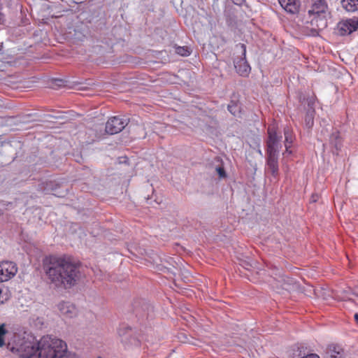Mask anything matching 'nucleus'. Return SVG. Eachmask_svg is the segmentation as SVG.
<instances>
[{
	"label": "nucleus",
	"mask_w": 358,
	"mask_h": 358,
	"mask_svg": "<svg viewBox=\"0 0 358 358\" xmlns=\"http://www.w3.org/2000/svg\"><path fill=\"white\" fill-rule=\"evenodd\" d=\"M284 135L285 138V146L286 149V152H289L290 154L292 152L289 151V148H291L294 141L292 131L289 129V128L286 127L284 129Z\"/></svg>",
	"instance_id": "ddd939ff"
},
{
	"label": "nucleus",
	"mask_w": 358,
	"mask_h": 358,
	"mask_svg": "<svg viewBox=\"0 0 358 358\" xmlns=\"http://www.w3.org/2000/svg\"><path fill=\"white\" fill-rule=\"evenodd\" d=\"M57 307L60 315L64 319H71L78 315L76 306L69 301H62L58 304Z\"/></svg>",
	"instance_id": "1a4fd4ad"
},
{
	"label": "nucleus",
	"mask_w": 358,
	"mask_h": 358,
	"mask_svg": "<svg viewBox=\"0 0 358 358\" xmlns=\"http://www.w3.org/2000/svg\"><path fill=\"white\" fill-rule=\"evenodd\" d=\"M228 110L231 114L236 115V113L239 111V107L236 103L231 102L228 105Z\"/></svg>",
	"instance_id": "aec40b11"
},
{
	"label": "nucleus",
	"mask_w": 358,
	"mask_h": 358,
	"mask_svg": "<svg viewBox=\"0 0 358 358\" xmlns=\"http://www.w3.org/2000/svg\"><path fill=\"white\" fill-rule=\"evenodd\" d=\"M242 57L234 61V67L236 72L241 76H248L250 72V66L245 59L246 48L244 44H241Z\"/></svg>",
	"instance_id": "6e6552de"
},
{
	"label": "nucleus",
	"mask_w": 358,
	"mask_h": 358,
	"mask_svg": "<svg viewBox=\"0 0 358 358\" xmlns=\"http://www.w3.org/2000/svg\"><path fill=\"white\" fill-rule=\"evenodd\" d=\"M17 272L16 264L13 262H0V282H6L12 278Z\"/></svg>",
	"instance_id": "423d86ee"
},
{
	"label": "nucleus",
	"mask_w": 358,
	"mask_h": 358,
	"mask_svg": "<svg viewBox=\"0 0 358 358\" xmlns=\"http://www.w3.org/2000/svg\"><path fill=\"white\" fill-rule=\"evenodd\" d=\"M355 321L358 323V313H356V314L355 315Z\"/></svg>",
	"instance_id": "a878e982"
},
{
	"label": "nucleus",
	"mask_w": 358,
	"mask_h": 358,
	"mask_svg": "<svg viewBox=\"0 0 358 358\" xmlns=\"http://www.w3.org/2000/svg\"><path fill=\"white\" fill-rule=\"evenodd\" d=\"M38 358H63L67 352V345L59 338L43 337L38 346Z\"/></svg>",
	"instance_id": "f03ea898"
},
{
	"label": "nucleus",
	"mask_w": 358,
	"mask_h": 358,
	"mask_svg": "<svg viewBox=\"0 0 358 358\" xmlns=\"http://www.w3.org/2000/svg\"><path fill=\"white\" fill-rule=\"evenodd\" d=\"M327 10V4L324 0H313V4L308 10V14L311 15H320L324 14Z\"/></svg>",
	"instance_id": "9d476101"
},
{
	"label": "nucleus",
	"mask_w": 358,
	"mask_h": 358,
	"mask_svg": "<svg viewBox=\"0 0 358 358\" xmlns=\"http://www.w3.org/2000/svg\"><path fill=\"white\" fill-rule=\"evenodd\" d=\"M236 5H241L244 0H231Z\"/></svg>",
	"instance_id": "4be33fe9"
},
{
	"label": "nucleus",
	"mask_w": 358,
	"mask_h": 358,
	"mask_svg": "<svg viewBox=\"0 0 358 358\" xmlns=\"http://www.w3.org/2000/svg\"><path fill=\"white\" fill-rule=\"evenodd\" d=\"M176 52L181 56L187 57L190 55L191 51L189 50V48L186 46H178L176 48Z\"/></svg>",
	"instance_id": "a211bd4d"
},
{
	"label": "nucleus",
	"mask_w": 358,
	"mask_h": 358,
	"mask_svg": "<svg viewBox=\"0 0 358 358\" xmlns=\"http://www.w3.org/2000/svg\"><path fill=\"white\" fill-rule=\"evenodd\" d=\"M278 2L287 13L295 14L299 10L300 1L299 0H278Z\"/></svg>",
	"instance_id": "9b49d317"
},
{
	"label": "nucleus",
	"mask_w": 358,
	"mask_h": 358,
	"mask_svg": "<svg viewBox=\"0 0 358 358\" xmlns=\"http://www.w3.org/2000/svg\"><path fill=\"white\" fill-rule=\"evenodd\" d=\"M99 358H101V357H99Z\"/></svg>",
	"instance_id": "bb28decb"
},
{
	"label": "nucleus",
	"mask_w": 358,
	"mask_h": 358,
	"mask_svg": "<svg viewBox=\"0 0 358 358\" xmlns=\"http://www.w3.org/2000/svg\"><path fill=\"white\" fill-rule=\"evenodd\" d=\"M7 334V330L6 329L5 324L0 325V347H3L5 345L4 337Z\"/></svg>",
	"instance_id": "6ab92c4d"
},
{
	"label": "nucleus",
	"mask_w": 358,
	"mask_h": 358,
	"mask_svg": "<svg viewBox=\"0 0 358 358\" xmlns=\"http://www.w3.org/2000/svg\"><path fill=\"white\" fill-rule=\"evenodd\" d=\"M39 341L34 338L23 341L17 348L22 358H38Z\"/></svg>",
	"instance_id": "7ed1b4c3"
},
{
	"label": "nucleus",
	"mask_w": 358,
	"mask_h": 358,
	"mask_svg": "<svg viewBox=\"0 0 358 358\" xmlns=\"http://www.w3.org/2000/svg\"><path fill=\"white\" fill-rule=\"evenodd\" d=\"M358 29V17H352L339 22L337 24V34L347 36Z\"/></svg>",
	"instance_id": "39448f33"
},
{
	"label": "nucleus",
	"mask_w": 358,
	"mask_h": 358,
	"mask_svg": "<svg viewBox=\"0 0 358 358\" xmlns=\"http://www.w3.org/2000/svg\"><path fill=\"white\" fill-rule=\"evenodd\" d=\"M127 124L126 120L119 117L110 118L106 124V132L113 135L120 132Z\"/></svg>",
	"instance_id": "0eeeda50"
},
{
	"label": "nucleus",
	"mask_w": 358,
	"mask_h": 358,
	"mask_svg": "<svg viewBox=\"0 0 358 358\" xmlns=\"http://www.w3.org/2000/svg\"><path fill=\"white\" fill-rule=\"evenodd\" d=\"M342 138L338 131L334 132L330 136V143L337 150H340L342 147Z\"/></svg>",
	"instance_id": "2eb2a0df"
},
{
	"label": "nucleus",
	"mask_w": 358,
	"mask_h": 358,
	"mask_svg": "<svg viewBox=\"0 0 358 358\" xmlns=\"http://www.w3.org/2000/svg\"><path fill=\"white\" fill-rule=\"evenodd\" d=\"M266 165L268 170L274 176L278 173V154L266 153Z\"/></svg>",
	"instance_id": "f8f14e48"
},
{
	"label": "nucleus",
	"mask_w": 358,
	"mask_h": 358,
	"mask_svg": "<svg viewBox=\"0 0 358 358\" xmlns=\"http://www.w3.org/2000/svg\"><path fill=\"white\" fill-rule=\"evenodd\" d=\"M45 273L50 283L58 288H70L80 278L78 265L65 255H50L43 261Z\"/></svg>",
	"instance_id": "f257e3e1"
},
{
	"label": "nucleus",
	"mask_w": 358,
	"mask_h": 358,
	"mask_svg": "<svg viewBox=\"0 0 358 358\" xmlns=\"http://www.w3.org/2000/svg\"><path fill=\"white\" fill-rule=\"evenodd\" d=\"M216 171L220 178H224L227 177V174H226L224 167H222V166L217 167Z\"/></svg>",
	"instance_id": "412c9836"
},
{
	"label": "nucleus",
	"mask_w": 358,
	"mask_h": 358,
	"mask_svg": "<svg viewBox=\"0 0 358 358\" xmlns=\"http://www.w3.org/2000/svg\"><path fill=\"white\" fill-rule=\"evenodd\" d=\"M329 352L331 358H341L343 350L339 345H331L329 348Z\"/></svg>",
	"instance_id": "f3484780"
},
{
	"label": "nucleus",
	"mask_w": 358,
	"mask_h": 358,
	"mask_svg": "<svg viewBox=\"0 0 358 358\" xmlns=\"http://www.w3.org/2000/svg\"><path fill=\"white\" fill-rule=\"evenodd\" d=\"M11 294L8 287L0 286V305L6 303L10 298Z\"/></svg>",
	"instance_id": "dca6fc26"
},
{
	"label": "nucleus",
	"mask_w": 358,
	"mask_h": 358,
	"mask_svg": "<svg viewBox=\"0 0 358 358\" xmlns=\"http://www.w3.org/2000/svg\"><path fill=\"white\" fill-rule=\"evenodd\" d=\"M343 8L348 12H355L358 10V0H342Z\"/></svg>",
	"instance_id": "4468645a"
},
{
	"label": "nucleus",
	"mask_w": 358,
	"mask_h": 358,
	"mask_svg": "<svg viewBox=\"0 0 358 358\" xmlns=\"http://www.w3.org/2000/svg\"><path fill=\"white\" fill-rule=\"evenodd\" d=\"M314 103H315V99H314V98H311V99L308 101V106H311V107L314 105Z\"/></svg>",
	"instance_id": "5701e85b"
},
{
	"label": "nucleus",
	"mask_w": 358,
	"mask_h": 358,
	"mask_svg": "<svg viewBox=\"0 0 358 358\" xmlns=\"http://www.w3.org/2000/svg\"><path fill=\"white\" fill-rule=\"evenodd\" d=\"M306 120L307 121V119ZM310 123L311 125H313V117H310V119H308V124H310Z\"/></svg>",
	"instance_id": "b1692460"
},
{
	"label": "nucleus",
	"mask_w": 358,
	"mask_h": 358,
	"mask_svg": "<svg viewBox=\"0 0 358 358\" xmlns=\"http://www.w3.org/2000/svg\"><path fill=\"white\" fill-rule=\"evenodd\" d=\"M268 135L266 153L278 154L279 149L281 148V136L277 135L274 127H268Z\"/></svg>",
	"instance_id": "20e7f679"
},
{
	"label": "nucleus",
	"mask_w": 358,
	"mask_h": 358,
	"mask_svg": "<svg viewBox=\"0 0 358 358\" xmlns=\"http://www.w3.org/2000/svg\"><path fill=\"white\" fill-rule=\"evenodd\" d=\"M3 22V15L0 13V24Z\"/></svg>",
	"instance_id": "393cba45"
}]
</instances>
